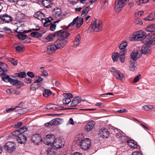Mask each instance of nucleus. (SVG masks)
<instances>
[{
    "instance_id": "e2e57ef3",
    "label": "nucleus",
    "mask_w": 155,
    "mask_h": 155,
    "mask_svg": "<svg viewBox=\"0 0 155 155\" xmlns=\"http://www.w3.org/2000/svg\"><path fill=\"white\" fill-rule=\"evenodd\" d=\"M14 93L16 95H19L20 94V92L18 91L14 90L10 88V94Z\"/></svg>"
},
{
    "instance_id": "58836bf2",
    "label": "nucleus",
    "mask_w": 155,
    "mask_h": 155,
    "mask_svg": "<svg viewBox=\"0 0 155 155\" xmlns=\"http://www.w3.org/2000/svg\"><path fill=\"white\" fill-rule=\"evenodd\" d=\"M54 37V34H50L45 38V41L46 42L51 41L53 39Z\"/></svg>"
},
{
    "instance_id": "a878e982",
    "label": "nucleus",
    "mask_w": 155,
    "mask_h": 155,
    "mask_svg": "<svg viewBox=\"0 0 155 155\" xmlns=\"http://www.w3.org/2000/svg\"><path fill=\"white\" fill-rule=\"evenodd\" d=\"M52 14L55 17H59L61 15V10L59 8L54 9L52 12Z\"/></svg>"
},
{
    "instance_id": "a19ab883",
    "label": "nucleus",
    "mask_w": 155,
    "mask_h": 155,
    "mask_svg": "<svg viewBox=\"0 0 155 155\" xmlns=\"http://www.w3.org/2000/svg\"><path fill=\"white\" fill-rule=\"evenodd\" d=\"M21 134L18 130H16L12 133L11 137L15 138V137H16V139H17V137H18Z\"/></svg>"
},
{
    "instance_id": "b1692460",
    "label": "nucleus",
    "mask_w": 155,
    "mask_h": 155,
    "mask_svg": "<svg viewBox=\"0 0 155 155\" xmlns=\"http://www.w3.org/2000/svg\"><path fill=\"white\" fill-rule=\"evenodd\" d=\"M46 108L48 110H63V109L61 108V107L59 108L55 106L54 104H49L47 105L46 107Z\"/></svg>"
},
{
    "instance_id": "bb28decb",
    "label": "nucleus",
    "mask_w": 155,
    "mask_h": 155,
    "mask_svg": "<svg viewBox=\"0 0 155 155\" xmlns=\"http://www.w3.org/2000/svg\"><path fill=\"white\" fill-rule=\"evenodd\" d=\"M41 83H38L35 81L30 86V89L32 91L39 88L41 86Z\"/></svg>"
},
{
    "instance_id": "a18cd8bd",
    "label": "nucleus",
    "mask_w": 155,
    "mask_h": 155,
    "mask_svg": "<svg viewBox=\"0 0 155 155\" xmlns=\"http://www.w3.org/2000/svg\"><path fill=\"white\" fill-rule=\"evenodd\" d=\"M17 37L19 39L22 40H25L27 39V35L20 33V34L17 35Z\"/></svg>"
},
{
    "instance_id": "4be33fe9",
    "label": "nucleus",
    "mask_w": 155,
    "mask_h": 155,
    "mask_svg": "<svg viewBox=\"0 0 155 155\" xmlns=\"http://www.w3.org/2000/svg\"><path fill=\"white\" fill-rule=\"evenodd\" d=\"M81 41V37L79 34L78 35L73 41V46L74 48L77 47L80 44Z\"/></svg>"
},
{
    "instance_id": "0eeeda50",
    "label": "nucleus",
    "mask_w": 155,
    "mask_h": 155,
    "mask_svg": "<svg viewBox=\"0 0 155 155\" xmlns=\"http://www.w3.org/2000/svg\"><path fill=\"white\" fill-rule=\"evenodd\" d=\"M55 41L54 44H51L47 47V53L48 54H53L57 49H59L58 46Z\"/></svg>"
},
{
    "instance_id": "603ef678",
    "label": "nucleus",
    "mask_w": 155,
    "mask_h": 155,
    "mask_svg": "<svg viewBox=\"0 0 155 155\" xmlns=\"http://www.w3.org/2000/svg\"><path fill=\"white\" fill-rule=\"evenodd\" d=\"M10 142L8 141L6 143L4 146V147L7 152H9L10 150Z\"/></svg>"
},
{
    "instance_id": "cd10ccee",
    "label": "nucleus",
    "mask_w": 155,
    "mask_h": 155,
    "mask_svg": "<svg viewBox=\"0 0 155 155\" xmlns=\"http://www.w3.org/2000/svg\"><path fill=\"white\" fill-rule=\"evenodd\" d=\"M138 53L137 50L134 52H133L130 54V57L134 61H136L140 57L138 56Z\"/></svg>"
},
{
    "instance_id": "0e129e2a",
    "label": "nucleus",
    "mask_w": 155,
    "mask_h": 155,
    "mask_svg": "<svg viewBox=\"0 0 155 155\" xmlns=\"http://www.w3.org/2000/svg\"><path fill=\"white\" fill-rule=\"evenodd\" d=\"M56 25L55 24H52L50 25V30L51 31H54L56 28Z\"/></svg>"
},
{
    "instance_id": "4c0bfd02",
    "label": "nucleus",
    "mask_w": 155,
    "mask_h": 155,
    "mask_svg": "<svg viewBox=\"0 0 155 155\" xmlns=\"http://www.w3.org/2000/svg\"><path fill=\"white\" fill-rule=\"evenodd\" d=\"M52 94V93L50 90L45 89L43 91V94L44 97H48Z\"/></svg>"
},
{
    "instance_id": "338daca9",
    "label": "nucleus",
    "mask_w": 155,
    "mask_h": 155,
    "mask_svg": "<svg viewBox=\"0 0 155 155\" xmlns=\"http://www.w3.org/2000/svg\"><path fill=\"white\" fill-rule=\"evenodd\" d=\"M24 81L26 83L30 84L31 83V79L30 78H25Z\"/></svg>"
},
{
    "instance_id": "2f4dec72",
    "label": "nucleus",
    "mask_w": 155,
    "mask_h": 155,
    "mask_svg": "<svg viewBox=\"0 0 155 155\" xmlns=\"http://www.w3.org/2000/svg\"><path fill=\"white\" fill-rule=\"evenodd\" d=\"M42 3L44 6L47 8H51L52 5L51 2L48 0H42Z\"/></svg>"
},
{
    "instance_id": "9d476101",
    "label": "nucleus",
    "mask_w": 155,
    "mask_h": 155,
    "mask_svg": "<svg viewBox=\"0 0 155 155\" xmlns=\"http://www.w3.org/2000/svg\"><path fill=\"white\" fill-rule=\"evenodd\" d=\"M62 120V119L59 118L53 119L47 123L45 124V126L48 127L49 126L57 125L61 124Z\"/></svg>"
},
{
    "instance_id": "79ce46f5",
    "label": "nucleus",
    "mask_w": 155,
    "mask_h": 155,
    "mask_svg": "<svg viewBox=\"0 0 155 155\" xmlns=\"http://www.w3.org/2000/svg\"><path fill=\"white\" fill-rule=\"evenodd\" d=\"M17 45L16 43H15L14 45V47L15 48L16 51L19 52H22L23 51V46L22 45L16 46Z\"/></svg>"
},
{
    "instance_id": "4d7b16f0",
    "label": "nucleus",
    "mask_w": 155,
    "mask_h": 155,
    "mask_svg": "<svg viewBox=\"0 0 155 155\" xmlns=\"http://www.w3.org/2000/svg\"><path fill=\"white\" fill-rule=\"evenodd\" d=\"M18 80L10 78V84L16 86Z\"/></svg>"
},
{
    "instance_id": "bf43d9fd",
    "label": "nucleus",
    "mask_w": 155,
    "mask_h": 155,
    "mask_svg": "<svg viewBox=\"0 0 155 155\" xmlns=\"http://www.w3.org/2000/svg\"><path fill=\"white\" fill-rule=\"evenodd\" d=\"M36 79L35 81L38 83H40V82L41 81L43 80V79L39 76H36Z\"/></svg>"
},
{
    "instance_id": "f03ea898",
    "label": "nucleus",
    "mask_w": 155,
    "mask_h": 155,
    "mask_svg": "<svg viewBox=\"0 0 155 155\" xmlns=\"http://www.w3.org/2000/svg\"><path fill=\"white\" fill-rule=\"evenodd\" d=\"M103 25L102 22L94 18L92 21L90 26L88 28V31L91 32L92 31L99 32L102 29Z\"/></svg>"
},
{
    "instance_id": "412c9836",
    "label": "nucleus",
    "mask_w": 155,
    "mask_h": 155,
    "mask_svg": "<svg viewBox=\"0 0 155 155\" xmlns=\"http://www.w3.org/2000/svg\"><path fill=\"white\" fill-rule=\"evenodd\" d=\"M45 30L41 31L39 32H33L30 34V35L32 37L35 38H39L41 37L42 34L45 33Z\"/></svg>"
},
{
    "instance_id": "2eb2a0df",
    "label": "nucleus",
    "mask_w": 155,
    "mask_h": 155,
    "mask_svg": "<svg viewBox=\"0 0 155 155\" xmlns=\"http://www.w3.org/2000/svg\"><path fill=\"white\" fill-rule=\"evenodd\" d=\"M31 141L35 143L38 144L42 140V138L40 134H36L33 135L31 139Z\"/></svg>"
},
{
    "instance_id": "774afa93",
    "label": "nucleus",
    "mask_w": 155,
    "mask_h": 155,
    "mask_svg": "<svg viewBox=\"0 0 155 155\" xmlns=\"http://www.w3.org/2000/svg\"><path fill=\"white\" fill-rule=\"evenodd\" d=\"M41 72L42 73V74L43 76H46L48 75V74L46 70L42 69L41 70Z\"/></svg>"
},
{
    "instance_id": "052dcab7",
    "label": "nucleus",
    "mask_w": 155,
    "mask_h": 155,
    "mask_svg": "<svg viewBox=\"0 0 155 155\" xmlns=\"http://www.w3.org/2000/svg\"><path fill=\"white\" fill-rule=\"evenodd\" d=\"M53 20L52 18L51 17H49L48 18H46L45 21L44 23H49L51 22V21Z\"/></svg>"
},
{
    "instance_id": "c9c22d12",
    "label": "nucleus",
    "mask_w": 155,
    "mask_h": 155,
    "mask_svg": "<svg viewBox=\"0 0 155 155\" xmlns=\"http://www.w3.org/2000/svg\"><path fill=\"white\" fill-rule=\"evenodd\" d=\"M119 57V53L117 52H114L112 55V58L113 61L114 62L117 61Z\"/></svg>"
},
{
    "instance_id": "49530a36",
    "label": "nucleus",
    "mask_w": 155,
    "mask_h": 155,
    "mask_svg": "<svg viewBox=\"0 0 155 155\" xmlns=\"http://www.w3.org/2000/svg\"><path fill=\"white\" fill-rule=\"evenodd\" d=\"M16 84V85L15 86L17 87V89H21L22 87L24 86V84L22 82L19 80H18Z\"/></svg>"
},
{
    "instance_id": "473e14b6",
    "label": "nucleus",
    "mask_w": 155,
    "mask_h": 155,
    "mask_svg": "<svg viewBox=\"0 0 155 155\" xmlns=\"http://www.w3.org/2000/svg\"><path fill=\"white\" fill-rule=\"evenodd\" d=\"M155 28V24H152L148 26L146 28V30L147 32H155L154 31V30Z\"/></svg>"
},
{
    "instance_id": "a211bd4d",
    "label": "nucleus",
    "mask_w": 155,
    "mask_h": 155,
    "mask_svg": "<svg viewBox=\"0 0 155 155\" xmlns=\"http://www.w3.org/2000/svg\"><path fill=\"white\" fill-rule=\"evenodd\" d=\"M151 47L146 44L143 45L141 49L142 53L144 54L149 53L151 49Z\"/></svg>"
},
{
    "instance_id": "09e8293b",
    "label": "nucleus",
    "mask_w": 155,
    "mask_h": 155,
    "mask_svg": "<svg viewBox=\"0 0 155 155\" xmlns=\"http://www.w3.org/2000/svg\"><path fill=\"white\" fill-rule=\"evenodd\" d=\"M137 34L136 35L142 36L143 37H147V34H148L142 30L139 31H138V32H137Z\"/></svg>"
},
{
    "instance_id": "72a5a7b5",
    "label": "nucleus",
    "mask_w": 155,
    "mask_h": 155,
    "mask_svg": "<svg viewBox=\"0 0 155 155\" xmlns=\"http://www.w3.org/2000/svg\"><path fill=\"white\" fill-rule=\"evenodd\" d=\"M15 76L24 78L26 76V74L25 72H20L18 73H15Z\"/></svg>"
},
{
    "instance_id": "423d86ee",
    "label": "nucleus",
    "mask_w": 155,
    "mask_h": 155,
    "mask_svg": "<svg viewBox=\"0 0 155 155\" xmlns=\"http://www.w3.org/2000/svg\"><path fill=\"white\" fill-rule=\"evenodd\" d=\"M55 138L54 135L52 134H47L44 138V143L48 145L52 146Z\"/></svg>"
},
{
    "instance_id": "9b49d317",
    "label": "nucleus",
    "mask_w": 155,
    "mask_h": 155,
    "mask_svg": "<svg viewBox=\"0 0 155 155\" xmlns=\"http://www.w3.org/2000/svg\"><path fill=\"white\" fill-rule=\"evenodd\" d=\"M111 71L113 72L114 75L117 79L122 80L124 78L123 74L119 71L112 68Z\"/></svg>"
},
{
    "instance_id": "1a4fd4ad",
    "label": "nucleus",
    "mask_w": 155,
    "mask_h": 155,
    "mask_svg": "<svg viewBox=\"0 0 155 155\" xmlns=\"http://www.w3.org/2000/svg\"><path fill=\"white\" fill-rule=\"evenodd\" d=\"M63 96L64 97L63 99V103L64 105H68L71 101V99L73 98V96L71 93H64Z\"/></svg>"
},
{
    "instance_id": "c756f323",
    "label": "nucleus",
    "mask_w": 155,
    "mask_h": 155,
    "mask_svg": "<svg viewBox=\"0 0 155 155\" xmlns=\"http://www.w3.org/2000/svg\"><path fill=\"white\" fill-rule=\"evenodd\" d=\"M2 15V21H3L5 23H9L10 22V16L6 14Z\"/></svg>"
},
{
    "instance_id": "6ab92c4d",
    "label": "nucleus",
    "mask_w": 155,
    "mask_h": 155,
    "mask_svg": "<svg viewBox=\"0 0 155 155\" xmlns=\"http://www.w3.org/2000/svg\"><path fill=\"white\" fill-rule=\"evenodd\" d=\"M147 39L146 37H143L142 36H140L137 35H132L130 36V39L131 40L144 41Z\"/></svg>"
},
{
    "instance_id": "de8ad7c7",
    "label": "nucleus",
    "mask_w": 155,
    "mask_h": 155,
    "mask_svg": "<svg viewBox=\"0 0 155 155\" xmlns=\"http://www.w3.org/2000/svg\"><path fill=\"white\" fill-rule=\"evenodd\" d=\"M2 76V80L5 82H9L10 81V77L8 76L5 74V75H3Z\"/></svg>"
},
{
    "instance_id": "c03bdc74",
    "label": "nucleus",
    "mask_w": 155,
    "mask_h": 155,
    "mask_svg": "<svg viewBox=\"0 0 155 155\" xmlns=\"http://www.w3.org/2000/svg\"><path fill=\"white\" fill-rule=\"evenodd\" d=\"M16 148V144L13 142H10V152L15 151Z\"/></svg>"
},
{
    "instance_id": "5fc2aeb1",
    "label": "nucleus",
    "mask_w": 155,
    "mask_h": 155,
    "mask_svg": "<svg viewBox=\"0 0 155 155\" xmlns=\"http://www.w3.org/2000/svg\"><path fill=\"white\" fill-rule=\"evenodd\" d=\"M28 129V127L26 126H24L22 127L19 130H18L20 132L21 134H22L25 132H26Z\"/></svg>"
},
{
    "instance_id": "7ed1b4c3",
    "label": "nucleus",
    "mask_w": 155,
    "mask_h": 155,
    "mask_svg": "<svg viewBox=\"0 0 155 155\" xmlns=\"http://www.w3.org/2000/svg\"><path fill=\"white\" fill-rule=\"evenodd\" d=\"M70 35V33L63 34V35L55 41L59 48H63L67 44L68 41V37Z\"/></svg>"
},
{
    "instance_id": "69168bd1",
    "label": "nucleus",
    "mask_w": 155,
    "mask_h": 155,
    "mask_svg": "<svg viewBox=\"0 0 155 155\" xmlns=\"http://www.w3.org/2000/svg\"><path fill=\"white\" fill-rule=\"evenodd\" d=\"M27 75L31 77V78H33L35 76V74L33 72L28 71L27 72Z\"/></svg>"
},
{
    "instance_id": "4468645a",
    "label": "nucleus",
    "mask_w": 155,
    "mask_h": 155,
    "mask_svg": "<svg viewBox=\"0 0 155 155\" xmlns=\"http://www.w3.org/2000/svg\"><path fill=\"white\" fill-rule=\"evenodd\" d=\"M95 124L94 121L91 120L87 123L85 125L84 130L88 132L91 130L94 127Z\"/></svg>"
},
{
    "instance_id": "c85d7f7f",
    "label": "nucleus",
    "mask_w": 155,
    "mask_h": 155,
    "mask_svg": "<svg viewBox=\"0 0 155 155\" xmlns=\"http://www.w3.org/2000/svg\"><path fill=\"white\" fill-rule=\"evenodd\" d=\"M56 151V149H54V147L52 146H50L47 147V151L48 154L54 155Z\"/></svg>"
},
{
    "instance_id": "ddd939ff",
    "label": "nucleus",
    "mask_w": 155,
    "mask_h": 155,
    "mask_svg": "<svg viewBox=\"0 0 155 155\" xmlns=\"http://www.w3.org/2000/svg\"><path fill=\"white\" fill-rule=\"evenodd\" d=\"M99 134L100 136L103 138H107L109 135V132L105 128H102L99 130Z\"/></svg>"
},
{
    "instance_id": "aec40b11",
    "label": "nucleus",
    "mask_w": 155,
    "mask_h": 155,
    "mask_svg": "<svg viewBox=\"0 0 155 155\" xmlns=\"http://www.w3.org/2000/svg\"><path fill=\"white\" fill-rule=\"evenodd\" d=\"M81 101V98L79 96L75 97L72 101L71 104L70 106L71 107H76L78 104Z\"/></svg>"
},
{
    "instance_id": "e433bc0d",
    "label": "nucleus",
    "mask_w": 155,
    "mask_h": 155,
    "mask_svg": "<svg viewBox=\"0 0 155 155\" xmlns=\"http://www.w3.org/2000/svg\"><path fill=\"white\" fill-rule=\"evenodd\" d=\"M155 18L154 14L153 13H151L148 16L144 18V20L145 21H151Z\"/></svg>"
},
{
    "instance_id": "680f3d73",
    "label": "nucleus",
    "mask_w": 155,
    "mask_h": 155,
    "mask_svg": "<svg viewBox=\"0 0 155 155\" xmlns=\"http://www.w3.org/2000/svg\"><path fill=\"white\" fill-rule=\"evenodd\" d=\"M141 75L140 74H139L137 75L134 79V80L133 81V82L134 83H135L137 82L139 80Z\"/></svg>"
},
{
    "instance_id": "f8f14e48",
    "label": "nucleus",
    "mask_w": 155,
    "mask_h": 155,
    "mask_svg": "<svg viewBox=\"0 0 155 155\" xmlns=\"http://www.w3.org/2000/svg\"><path fill=\"white\" fill-rule=\"evenodd\" d=\"M7 65L3 63H1L0 64V76H2L6 74L7 71Z\"/></svg>"
},
{
    "instance_id": "7c9ffc66",
    "label": "nucleus",
    "mask_w": 155,
    "mask_h": 155,
    "mask_svg": "<svg viewBox=\"0 0 155 155\" xmlns=\"http://www.w3.org/2000/svg\"><path fill=\"white\" fill-rule=\"evenodd\" d=\"M24 26L23 25H21V26H18L16 30H15V31L16 32L19 33H27L28 32H31V30H29L28 31H25V30H22L21 29V27H23Z\"/></svg>"
},
{
    "instance_id": "5701e85b",
    "label": "nucleus",
    "mask_w": 155,
    "mask_h": 155,
    "mask_svg": "<svg viewBox=\"0 0 155 155\" xmlns=\"http://www.w3.org/2000/svg\"><path fill=\"white\" fill-rule=\"evenodd\" d=\"M127 143L129 146L133 148H136L137 147V142L133 140H129L127 141Z\"/></svg>"
},
{
    "instance_id": "3c124183",
    "label": "nucleus",
    "mask_w": 155,
    "mask_h": 155,
    "mask_svg": "<svg viewBox=\"0 0 155 155\" xmlns=\"http://www.w3.org/2000/svg\"><path fill=\"white\" fill-rule=\"evenodd\" d=\"M89 11V8L88 7H86L84 8L81 14V16L82 17H84L85 15L87 14Z\"/></svg>"
},
{
    "instance_id": "13d9d810",
    "label": "nucleus",
    "mask_w": 155,
    "mask_h": 155,
    "mask_svg": "<svg viewBox=\"0 0 155 155\" xmlns=\"http://www.w3.org/2000/svg\"><path fill=\"white\" fill-rule=\"evenodd\" d=\"M126 53V51L125 50H120L119 53V56H125V54Z\"/></svg>"
},
{
    "instance_id": "ea45409f",
    "label": "nucleus",
    "mask_w": 155,
    "mask_h": 155,
    "mask_svg": "<svg viewBox=\"0 0 155 155\" xmlns=\"http://www.w3.org/2000/svg\"><path fill=\"white\" fill-rule=\"evenodd\" d=\"M66 33H68L66 32H65L64 30H60L55 32L54 34V36H59L60 37L63 35V34H66Z\"/></svg>"
},
{
    "instance_id": "f704fd0d",
    "label": "nucleus",
    "mask_w": 155,
    "mask_h": 155,
    "mask_svg": "<svg viewBox=\"0 0 155 155\" xmlns=\"http://www.w3.org/2000/svg\"><path fill=\"white\" fill-rule=\"evenodd\" d=\"M135 64V62L134 61H130L129 65V68L131 71H134L136 70V68Z\"/></svg>"
},
{
    "instance_id": "f3484780",
    "label": "nucleus",
    "mask_w": 155,
    "mask_h": 155,
    "mask_svg": "<svg viewBox=\"0 0 155 155\" xmlns=\"http://www.w3.org/2000/svg\"><path fill=\"white\" fill-rule=\"evenodd\" d=\"M61 139L58 138H56L54 142V144L53 145L55 147L57 148H60L62 147L64 144Z\"/></svg>"
},
{
    "instance_id": "dca6fc26",
    "label": "nucleus",
    "mask_w": 155,
    "mask_h": 155,
    "mask_svg": "<svg viewBox=\"0 0 155 155\" xmlns=\"http://www.w3.org/2000/svg\"><path fill=\"white\" fill-rule=\"evenodd\" d=\"M17 140L19 143L24 144L26 143L27 137L24 134H21L17 137Z\"/></svg>"
},
{
    "instance_id": "37998d69",
    "label": "nucleus",
    "mask_w": 155,
    "mask_h": 155,
    "mask_svg": "<svg viewBox=\"0 0 155 155\" xmlns=\"http://www.w3.org/2000/svg\"><path fill=\"white\" fill-rule=\"evenodd\" d=\"M127 45V42L125 41L123 43L121 44L119 47V48L120 50H125L126 47Z\"/></svg>"
},
{
    "instance_id": "6e6d98bb",
    "label": "nucleus",
    "mask_w": 155,
    "mask_h": 155,
    "mask_svg": "<svg viewBox=\"0 0 155 155\" xmlns=\"http://www.w3.org/2000/svg\"><path fill=\"white\" fill-rule=\"evenodd\" d=\"M10 62L14 66H16L17 65L18 61L17 60L10 58Z\"/></svg>"
},
{
    "instance_id": "20e7f679",
    "label": "nucleus",
    "mask_w": 155,
    "mask_h": 155,
    "mask_svg": "<svg viewBox=\"0 0 155 155\" xmlns=\"http://www.w3.org/2000/svg\"><path fill=\"white\" fill-rule=\"evenodd\" d=\"M146 44L149 45H155V32H151L147 34L146 39L144 40Z\"/></svg>"
},
{
    "instance_id": "39448f33",
    "label": "nucleus",
    "mask_w": 155,
    "mask_h": 155,
    "mask_svg": "<svg viewBox=\"0 0 155 155\" xmlns=\"http://www.w3.org/2000/svg\"><path fill=\"white\" fill-rule=\"evenodd\" d=\"M129 0H116L115 3V9L117 12H119Z\"/></svg>"
},
{
    "instance_id": "8fccbe9b",
    "label": "nucleus",
    "mask_w": 155,
    "mask_h": 155,
    "mask_svg": "<svg viewBox=\"0 0 155 155\" xmlns=\"http://www.w3.org/2000/svg\"><path fill=\"white\" fill-rule=\"evenodd\" d=\"M143 109L145 110H152L153 109V107L152 105H145L143 106Z\"/></svg>"
},
{
    "instance_id": "6e6552de",
    "label": "nucleus",
    "mask_w": 155,
    "mask_h": 155,
    "mask_svg": "<svg viewBox=\"0 0 155 155\" xmlns=\"http://www.w3.org/2000/svg\"><path fill=\"white\" fill-rule=\"evenodd\" d=\"M83 21V18L81 17L78 18V16L73 19L72 22L68 25V27H72L76 23V27L79 28L82 25Z\"/></svg>"
},
{
    "instance_id": "393cba45",
    "label": "nucleus",
    "mask_w": 155,
    "mask_h": 155,
    "mask_svg": "<svg viewBox=\"0 0 155 155\" xmlns=\"http://www.w3.org/2000/svg\"><path fill=\"white\" fill-rule=\"evenodd\" d=\"M34 17L37 19L41 20L44 19V14L41 12H37L34 15Z\"/></svg>"
},
{
    "instance_id": "864d4df0",
    "label": "nucleus",
    "mask_w": 155,
    "mask_h": 155,
    "mask_svg": "<svg viewBox=\"0 0 155 155\" xmlns=\"http://www.w3.org/2000/svg\"><path fill=\"white\" fill-rule=\"evenodd\" d=\"M135 24L142 25L143 22L139 18H137L135 19L134 22Z\"/></svg>"
},
{
    "instance_id": "f257e3e1",
    "label": "nucleus",
    "mask_w": 155,
    "mask_h": 155,
    "mask_svg": "<svg viewBox=\"0 0 155 155\" xmlns=\"http://www.w3.org/2000/svg\"><path fill=\"white\" fill-rule=\"evenodd\" d=\"M75 144L79 146L81 149L87 150L91 146V141L89 138H82L79 135L77 136L74 140Z\"/></svg>"
}]
</instances>
